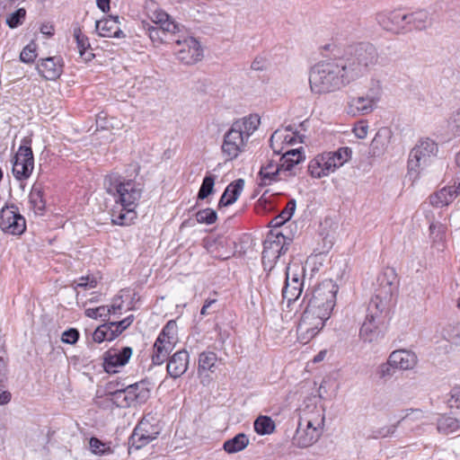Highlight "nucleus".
Here are the masks:
<instances>
[{
  "instance_id": "9d476101",
  "label": "nucleus",
  "mask_w": 460,
  "mask_h": 460,
  "mask_svg": "<svg viewBox=\"0 0 460 460\" xmlns=\"http://www.w3.org/2000/svg\"><path fill=\"white\" fill-rule=\"evenodd\" d=\"M30 138H23L22 144L14 156L13 173L17 180L29 178L33 171L34 158Z\"/></svg>"
},
{
  "instance_id": "774afa93",
  "label": "nucleus",
  "mask_w": 460,
  "mask_h": 460,
  "mask_svg": "<svg viewBox=\"0 0 460 460\" xmlns=\"http://www.w3.org/2000/svg\"><path fill=\"white\" fill-rule=\"evenodd\" d=\"M79 55L80 58L85 62L91 61L94 58V54L92 52L90 49L82 51L81 53H79Z\"/></svg>"
},
{
  "instance_id": "f3484780",
  "label": "nucleus",
  "mask_w": 460,
  "mask_h": 460,
  "mask_svg": "<svg viewBox=\"0 0 460 460\" xmlns=\"http://www.w3.org/2000/svg\"><path fill=\"white\" fill-rule=\"evenodd\" d=\"M281 157H279L278 163L279 167L283 172L287 181L288 178L296 174L295 169L300 164L305 156L303 148H295L283 151Z\"/></svg>"
},
{
  "instance_id": "cd10ccee",
  "label": "nucleus",
  "mask_w": 460,
  "mask_h": 460,
  "mask_svg": "<svg viewBox=\"0 0 460 460\" xmlns=\"http://www.w3.org/2000/svg\"><path fill=\"white\" fill-rule=\"evenodd\" d=\"M408 14V25L410 31H424L431 28L436 22V15L425 10L416 11Z\"/></svg>"
},
{
  "instance_id": "8fccbe9b",
  "label": "nucleus",
  "mask_w": 460,
  "mask_h": 460,
  "mask_svg": "<svg viewBox=\"0 0 460 460\" xmlns=\"http://www.w3.org/2000/svg\"><path fill=\"white\" fill-rule=\"evenodd\" d=\"M385 149V142L383 139L381 133L377 132L370 145L371 153L373 155L378 156L384 152Z\"/></svg>"
},
{
  "instance_id": "09e8293b",
  "label": "nucleus",
  "mask_w": 460,
  "mask_h": 460,
  "mask_svg": "<svg viewBox=\"0 0 460 460\" xmlns=\"http://www.w3.org/2000/svg\"><path fill=\"white\" fill-rule=\"evenodd\" d=\"M73 36L76 41L78 53H81L82 51L90 49L89 40L85 35L83 34L79 27L74 28Z\"/></svg>"
},
{
  "instance_id": "680f3d73",
  "label": "nucleus",
  "mask_w": 460,
  "mask_h": 460,
  "mask_svg": "<svg viewBox=\"0 0 460 460\" xmlns=\"http://www.w3.org/2000/svg\"><path fill=\"white\" fill-rule=\"evenodd\" d=\"M393 368L394 367L392 365H390L388 358L386 363L379 366L377 369V375L379 376L380 378L390 377L394 375Z\"/></svg>"
},
{
  "instance_id": "72a5a7b5",
  "label": "nucleus",
  "mask_w": 460,
  "mask_h": 460,
  "mask_svg": "<svg viewBox=\"0 0 460 460\" xmlns=\"http://www.w3.org/2000/svg\"><path fill=\"white\" fill-rule=\"evenodd\" d=\"M457 197V190L455 186L444 187L430 196L431 205L441 208L449 205Z\"/></svg>"
},
{
  "instance_id": "e2e57ef3",
  "label": "nucleus",
  "mask_w": 460,
  "mask_h": 460,
  "mask_svg": "<svg viewBox=\"0 0 460 460\" xmlns=\"http://www.w3.org/2000/svg\"><path fill=\"white\" fill-rule=\"evenodd\" d=\"M448 122L450 125L456 128L460 134V107L453 111L449 117Z\"/></svg>"
},
{
  "instance_id": "6e6552de",
  "label": "nucleus",
  "mask_w": 460,
  "mask_h": 460,
  "mask_svg": "<svg viewBox=\"0 0 460 460\" xmlns=\"http://www.w3.org/2000/svg\"><path fill=\"white\" fill-rule=\"evenodd\" d=\"M176 58L184 65H194L203 58V49L199 41L191 36L178 38L174 40Z\"/></svg>"
},
{
  "instance_id": "4468645a",
  "label": "nucleus",
  "mask_w": 460,
  "mask_h": 460,
  "mask_svg": "<svg viewBox=\"0 0 460 460\" xmlns=\"http://www.w3.org/2000/svg\"><path fill=\"white\" fill-rule=\"evenodd\" d=\"M132 323V315L121 321L107 322L97 327L93 334L95 342L101 343L104 341H113Z\"/></svg>"
},
{
  "instance_id": "c9c22d12",
  "label": "nucleus",
  "mask_w": 460,
  "mask_h": 460,
  "mask_svg": "<svg viewBox=\"0 0 460 460\" xmlns=\"http://www.w3.org/2000/svg\"><path fill=\"white\" fill-rule=\"evenodd\" d=\"M43 196V187L41 183L35 182L29 195L31 208L35 214L41 215L45 210L46 201Z\"/></svg>"
},
{
  "instance_id": "39448f33",
  "label": "nucleus",
  "mask_w": 460,
  "mask_h": 460,
  "mask_svg": "<svg viewBox=\"0 0 460 460\" xmlns=\"http://www.w3.org/2000/svg\"><path fill=\"white\" fill-rule=\"evenodd\" d=\"M437 152L438 146L433 140L429 138L420 139L409 155V175L413 180L418 179L420 172L429 164L431 158L436 155Z\"/></svg>"
},
{
  "instance_id": "ddd939ff",
  "label": "nucleus",
  "mask_w": 460,
  "mask_h": 460,
  "mask_svg": "<svg viewBox=\"0 0 460 460\" xmlns=\"http://www.w3.org/2000/svg\"><path fill=\"white\" fill-rule=\"evenodd\" d=\"M376 20L387 31L396 34L410 31L408 14L400 11L379 13L376 14Z\"/></svg>"
},
{
  "instance_id": "dca6fc26",
  "label": "nucleus",
  "mask_w": 460,
  "mask_h": 460,
  "mask_svg": "<svg viewBox=\"0 0 460 460\" xmlns=\"http://www.w3.org/2000/svg\"><path fill=\"white\" fill-rule=\"evenodd\" d=\"M385 321H376L372 314H367L359 329V339L365 343L377 342L384 337Z\"/></svg>"
},
{
  "instance_id": "f03ea898",
  "label": "nucleus",
  "mask_w": 460,
  "mask_h": 460,
  "mask_svg": "<svg viewBox=\"0 0 460 460\" xmlns=\"http://www.w3.org/2000/svg\"><path fill=\"white\" fill-rule=\"evenodd\" d=\"M109 193L116 197V203L120 209L114 208L111 217L112 223L119 226L130 225L136 218V202L141 198V189L137 187L133 181L111 182L107 187Z\"/></svg>"
},
{
  "instance_id": "7ed1b4c3",
  "label": "nucleus",
  "mask_w": 460,
  "mask_h": 460,
  "mask_svg": "<svg viewBox=\"0 0 460 460\" xmlns=\"http://www.w3.org/2000/svg\"><path fill=\"white\" fill-rule=\"evenodd\" d=\"M146 15L155 23V26L147 29L149 38L155 45L168 42L172 35L181 31L180 24L172 21L154 1H146Z\"/></svg>"
},
{
  "instance_id": "37998d69",
  "label": "nucleus",
  "mask_w": 460,
  "mask_h": 460,
  "mask_svg": "<svg viewBox=\"0 0 460 460\" xmlns=\"http://www.w3.org/2000/svg\"><path fill=\"white\" fill-rule=\"evenodd\" d=\"M176 334H177V324L174 321H169L166 325L163 328L161 333L159 334L157 340H161L163 341H172V344L176 343Z\"/></svg>"
},
{
  "instance_id": "7c9ffc66",
  "label": "nucleus",
  "mask_w": 460,
  "mask_h": 460,
  "mask_svg": "<svg viewBox=\"0 0 460 460\" xmlns=\"http://www.w3.org/2000/svg\"><path fill=\"white\" fill-rule=\"evenodd\" d=\"M143 419H141L131 436L128 438V456L132 460H141V450L144 447V429L142 428Z\"/></svg>"
},
{
  "instance_id": "20e7f679",
  "label": "nucleus",
  "mask_w": 460,
  "mask_h": 460,
  "mask_svg": "<svg viewBox=\"0 0 460 460\" xmlns=\"http://www.w3.org/2000/svg\"><path fill=\"white\" fill-rule=\"evenodd\" d=\"M350 153L348 147H342L336 152L318 155L309 162L308 172L316 179L328 176L349 160Z\"/></svg>"
},
{
  "instance_id": "6e6d98bb",
  "label": "nucleus",
  "mask_w": 460,
  "mask_h": 460,
  "mask_svg": "<svg viewBox=\"0 0 460 460\" xmlns=\"http://www.w3.org/2000/svg\"><path fill=\"white\" fill-rule=\"evenodd\" d=\"M79 339V332L75 329L71 328L69 330L65 331L62 333L61 341L64 343L67 344H75Z\"/></svg>"
},
{
  "instance_id": "473e14b6",
  "label": "nucleus",
  "mask_w": 460,
  "mask_h": 460,
  "mask_svg": "<svg viewBox=\"0 0 460 460\" xmlns=\"http://www.w3.org/2000/svg\"><path fill=\"white\" fill-rule=\"evenodd\" d=\"M243 187L244 180L243 179L235 180L227 185L219 199L218 208H221L222 207H227L234 204L241 195Z\"/></svg>"
},
{
  "instance_id": "bb28decb",
  "label": "nucleus",
  "mask_w": 460,
  "mask_h": 460,
  "mask_svg": "<svg viewBox=\"0 0 460 460\" xmlns=\"http://www.w3.org/2000/svg\"><path fill=\"white\" fill-rule=\"evenodd\" d=\"M297 137H298L288 128L277 129L270 137V147L274 154L280 155L285 149L284 145H294L296 143Z\"/></svg>"
},
{
  "instance_id": "0e129e2a",
  "label": "nucleus",
  "mask_w": 460,
  "mask_h": 460,
  "mask_svg": "<svg viewBox=\"0 0 460 460\" xmlns=\"http://www.w3.org/2000/svg\"><path fill=\"white\" fill-rule=\"evenodd\" d=\"M152 427H153L152 435H146V438H145L146 444H147L150 441H152L153 439H155L156 438V436L161 431V427H160L159 423H156V424L153 425Z\"/></svg>"
},
{
  "instance_id": "c03bdc74",
  "label": "nucleus",
  "mask_w": 460,
  "mask_h": 460,
  "mask_svg": "<svg viewBox=\"0 0 460 460\" xmlns=\"http://www.w3.org/2000/svg\"><path fill=\"white\" fill-rule=\"evenodd\" d=\"M90 451L98 456L109 455L112 453L111 447L100 440L99 438L93 437L89 440Z\"/></svg>"
},
{
  "instance_id": "423d86ee",
  "label": "nucleus",
  "mask_w": 460,
  "mask_h": 460,
  "mask_svg": "<svg viewBox=\"0 0 460 460\" xmlns=\"http://www.w3.org/2000/svg\"><path fill=\"white\" fill-rule=\"evenodd\" d=\"M338 291L339 286L332 279H325L314 289L307 305L319 310L323 316L331 317Z\"/></svg>"
},
{
  "instance_id": "f257e3e1",
  "label": "nucleus",
  "mask_w": 460,
  "mask_h": 460,
  "mask_svg": "<svg viewBox=\"0 0 460 460\" xmlns=\"http://www.w3.org/2000/svg\"><path fill=\"white\" fill-rule=\"evenodd\" d=\"M333 58L315 64L309 72V84L314 94L337 92L365 76L385 59L370 43H359L342 49L336 43L323 47Z\"/></svg>"
},
{
  "instance_id": "1a4fd4ad",
  "label": "nucleus",
  "mask_w": 460,
  "mask_h": 460,
  "mask_svg": "<svg viewBox=\"0 0 460 460\" xmlns=\"http://www.w3.org/2000/svg\"><path fill=\"white\" fill-rule=\"evenodd\" d=\"M304 268L297 262L288 264L286 269L285 287L282 289L283 299L288 305L295 302L302 293Z\"/></svg>"
},
{
  "instance_id": "338daca9",
  "label": "nucleus",
  "mask_w": 460,
  "mask_h": 460,
  "mask_svg": "<svg viewBox=\"0 0 460 460\" xmlns=\"http://www.w3.org/2000/svg\"><path fill=\"white\" fill-rule=\"evenodd\" d=\"M40 32L49 38L54 34V28L50 24H42L40 27Z\"/></svg>"
},
{
  "instance_id": "412c9836",
  "label": "nucleus",
  "mask_w": 460,
  "mask_h": 460,
  "mask_svg": "<svg viewBox=\"0 0 460 460\" xmlns=\"http://www.w3.org/2000/svg\"><path fill=\"white\" fill-rule=\"evenodd\" d=\"M376 106L373 104L364 94L350 95L348 97L345 111L348 115L356 117L367 115L376 110Z\"/></svg>"
},
{
  "instance_id": "bf43d9fd",
  "label": "nucleus",
  "mask_w": 460,
  "mask_h": 460,
  "mask_svg": "<svg viewBox=\"0 0 460 460\" xmlns=\"http://www.w3.org/2000/svg\"><path fill=\"white\" fill-rule=\"evenodd\" d=\"M424 418V412L419 409L407 410L406 414L403 416L402 420L414 421L420 420Z\"/></svg>"
},
{
  "instance_id": "e433bc0d",
  "label": "nucleus",
  "mask_w": 460,
  "mask_h": 460,
  "mask_svg": "<svg viewBox=\"0 0 460 460\" xmlns=\"http://www.w3.org/2000/svg\"><path fill=\"white\" fill-rule=\"evenodd\" d=\"M261 123V119L257 114H251L242 119L236 120L233 123L238 130H240L245 137L249 139L250 136L258 128Z\"/></svg>"
},
{
  "instance_id": "2f4dec72",
  "label": "nucleus",
  "mask_w": 460,
  "mask_h": 460,
  "mask_svg": "<svg viewBox=\"0 0 460 460\" xmlns=\"http://www.w3.org/2000/svg\"><path fill=\"white\" fill-rule=\"evenodd\" d=\"M320 438L321 435H319L317 431H314V429H307L297 425L296 433L292 438V444L298 448H307L315 444Z\"/></svg>"
},
{
  "instance_id": "2eb2a0df",
  "label": "nucleus",
  "mask_w": 460,
  "mask_h": 460,
  "mask_svg": "<svg viewBox=\"0 0 460 460\" xmlns=\"http://www.w3.org/2000/svg\"><path fill=\"white\" fill-rule=\"evenodd\" d=\"M245 135L232 125L231 128L226 133L222 145V152L228 160L236 158L243 151L247 142Z\"/></svg>"
},
{
  "instance_id": "4d7b16f0",
  "label": "nucleus",
  "mask_w": 460,
  "mask_h": 460,
  "mask_svg": "<svg viewBox=\"0 0 460 460\" xmlns=\"http://www.w3.org/2000/svg\"><path fill=\"white\" fill-rule=\"evenodd\" d=\"M296 200L295 199H290L288 202L286 208L279 214L280 217L282 219H284V221H286V222L288 221L292 217V216H293V214H294V212L296 210Z\"/></svg>"
},
{
  "instance_id": "aec40b11",
  "label": "nucleus",
  "mask_w": 460,
  "mask_h": 460,
  "mask_svg": "<svg viewBox=\"0 0 460 460\" xmlns=\"http://www.w3.org/2000/svg\"><path fill=\"white\" fill-rule=\"evenodd\" d=\"M377 286L375 290L379 296L392 298L398 288L395 270L391 268L384 270L377 277Z\"/></svg>"
},
{
  "instance_id": "4c0bfd02",
  "label": "nucleus",
  "mask_w": 460,
  "mask_h": 460,
  "mask_svg": "<svg viewBox=\"0 0 460 460\" xmlns=\"http://www.w3.org/2000/svg\"><path fill=\"white\" fill-rule=\"evenodd\" d=\"M248 445V437L244 433H239L233 438L225 441L223 448L228 454H234L243 450Z\"/></svg>"
},
{
  "instance_id": "a211bd4d",
  "label": "nucleus",
  "mask_w": 460,
  "mask_h": 460,
  "mask_svg": "<svg viewBox=\"0 0 460 460\" xmlns=\"http://www.w3.org/2000/svg\"><path fill=\"white\" fill-rule=\"evenodd\" d=\"M234 242L228 237L219 236L206 241L205 248L213 257L227 260L234 254Z\"/></svg>"
},
{
  "instance_id": "5701e85b",
  "label": "nucleus",
  "mask_w": 460,
  "mask_h": 460,
  "mask_svg": "<svg viewBox=\"0 0 460 460\" xmlns=\"http://www.w3.org/2000/svg\"><path fill=\"white\" fill-rule=\"evenodd\" d=\"M284 235L277 233L270 234L263 243L262 261H275L279 259L284 250Z\"/></svg>"
},
{
  "instance_id": "9b49d317",
  "label": "nucleus",
  "mask_w": 460,
  "mask_h": 460,
  "mask_svg": "<svg viewBox=\"0 0 460 460\" xmlns=\"http://www.w3.org/2000/svg\"><path fill=\"white\" fill-rule=\"evenodd\" d=\"M0 228L4 233L13 235H20L26 230L25 218L15 206H6L1 209Z\"/></svg>"
},
{
  "instance_id": "ea45409f",
  "label": "nucleus",
  "mask_w": 460,
  "mask_h": 460,
  "mask_svg": "<svg viewBox=\"0 0 460 460\" xmlns=\"http://www.w3.org/2000/svg\"><path fill=\"white\" fill-rule=\"evenodd\" d=\"M460 429V421L451 416H441L438 420V430L443 434H449Z\"/></svg>"
},
{
  "instance_id": "69168bd1",
  "label": "nucleus",
  "mask_w": 460,
  "mask_h": 460,
  "mask_svg": "<svg viewBox=\"0 0 460 460\" xmlns=\"http://www.w3.org/2000/svg\"><path fill=\"white\" fill-rule=\"evenodd\" d=\"M0 392V405H5L11 401L12 394L9 391L3 389Z\"/></svg>"
},
{
  "instance_id": "603ef678",
  "label": "nucleus",
  "mask_w": 460,
  "mask_h": 460,
  "mask_svg": "<svg viewBox=\"0 0 460 460\" xmlns=\"http://www.w3.org/2000/svg\"><path fill=\"white\" fill-rule=\"evenodd\" d=\"M141 383L142 381L140 382V384ZM138 385L139 383L129 385L124 390H122V392L125 394V400L128 401V404H130L138 398Z\"/></svg>"
},
{
  "instance_id": "79ce46f5",
  "label": "nucleus",
  "mask_w": 460,
  "mask_h": 460,
  "mask_svg": "<svg viewBox=\"0 0 460 460\" xmlns=\"http://www.w3.org/2000/svg\"><path fill=\"white\" fill-rule=\"evenodd\" d=\"M383 94L382 84L379 80L372 79L369 83V86L364 94L373 104L377 107V103L380 102Z\"/></svg>"
},
{
  "instance_id": "c756f323",
  "label": "nucleus",
  "mask_w": 460,
  "mask_h": 460,
  "mask_svg": "<svg viewBox=\"0 0 460 460\" xmlns=\"http://www.w3.org/2000/svg\"><path fill=\"white\" fill-rule=\"evenodd\" d=\"M391 300L392 298H385V296H379V294L375 292L374 296L369 302L367 314H372L374 319L376 318L377 322L385 321L390 307Z\"/></svg>"
},
{
  "instance_id": "393cba45",
  "label": "nucleus",
  "mask_w": 460,
  "mask_h": 460,
  "mask_svg": "<svg viewBox=\"0 0 460 460\" xmlns=\"http://www.w3.org/2000/svg\"><path fill=\"white\" fill-rule=\"evenodd\" d=\"M190 356L187 350L181 349L175 352L167 363V372L172 378L181 376L188 369Z\"/></svg>"
},
{
  "instance_id": "49530a36",
  "label": "nucleus",
  "mask_w": 460,
  "mask_h": 460,
  "mask_svg": "<svg viewBox=\"0 0 460 460\" xmlns=\"http://www.w3.org/2000/svg\"><path fill=\"white\" fill-rule=\"evenodd\" d=\"M217 212L212 208H205L196 214V219L200 224L212 225L217 221Z\"/></svg>"
},
{
  "instance_id": "4be33fe9",
  "label": "nucleus",
  "mask_w": 460,
  "mask_h": 460,
  "mask_svg": "<svg viewBox=\"0 0 460 460\" xmlns=\"http://www.w3.org/2000/svg\"><path fill=\"white\" fill-rule=\"evenodd\" d=\"M132 355V349L125 347L122 350L111 349L104 354V369L107 373H116L117 367H122L127 364Z\"/></svg>"
},
{
  "instance_id": "b1692460",
  "label": "nucleus",
  "mask_w": 460,
  "mask_h": 460,
  "mask_svg": "<svg viewBox=\"0 0 460 460\" xmlns=\"http://www.w3.org/2000/svg\"><path fill=\"white\" fill-rule=\"evenodd\" d=\"M389 363L395 369L411 370L418 363L416 354L408 349H396L389 355Z\"/></svg>"
},
{
  "instance_id": "0eeeda50",
  "label": "nucleus",
  "mask_w": 460,
  "mask_h": 460,
  "mask_svg": "<svg viewBox=\"0 0 460 460\" xmlns=\"http://www.w3.org/2000/svg\"><path fill=\"white\" fill-rule=\"evenodd\" d=\"M330 317H325L319 310H314L306 306L297 325V338L301 343L306 344L314 338L323 328L325 322Z\"/></svg>"
},
{
  "instance_id": "f8f14e48",
  "label": "nucleus",
  "mask_w": 460,
  "mask_h": 460,
  "mask_svg": "<svg viewBox=\"0 0 460 460\" xmlns=\"http://www.w3.org/2000/svg\"><path fill=\"white\" fill-rule=\"evenodd\" d=\"M324 410L322 406L315 403H306L305 407L300 409L298 426L305 429H314L322 436L324 429Z\"/></svg>"
},
{
  "instance_id": "864d4df0",
  "label": "nucleus",
  "mask_w": 460,
  "mask_h": 460,
  "mask_svg": "<svg viewBox=\"0 0 460 460\" xmlns=\"http://www.w3.org/2000/svg\"><path fill=\"white\" fill-rule=\"evenodd\" d=\"M447 335L452 343L460 345V323L449 326L447 330Z\"/></svg>"
},
{
  "instance_id": "6ab92c4d",
  "label": "nucleus",
  "mask_w": 460,
  "mask_h": 460,
  "mask_svg": "<svg viewBox=\"0 0 460 460\" xmlns=\"http://www.w3.org/2000/svg\"><path fill=\"white\" fill-rule=\"evenodd\" d=\"M280 181L287 179L276 161L269 160L261 165L257 178L259 187H267Z\"/></svg>"
},
{
  "instance_id": "5fc2aeb1",
  "label": "nucleus",
  "mask_w": 460,
  "mask_h": 460,
  "mask_svg": "<svg viewBox=\"0 0 460 460\" xmlns=\"http://www.w3.org/2000/svg\"><path fill=\"white\" fill-rule=\"evenodd\" d=\"M36 57L35 48L31 45H27L20 54V59L23 63H31L34 61Z\"/></svg>"
},
{
  "instance_id": "052dcab7",
  "label": "nucleus",
  "mask_w": 460,
  "mask_h": 460,
  "mask_svg": "<svg viewBox=\"0 0 460 460\" xmlns=\"http://www.w3.org/2000/svg\"><path fill=\"white\" fill-rule=\"evenodd\" d=\"M448 404L450 408H460V386L451 390Z\"/></svg>"
},
{
  "instance_id": "c85d7f7f",
  "label": "nucleus",
  "mask_w": 460,
  "mask_h": 460,
  "mask_svg": "<svg viewBox=\"0 0 460 460\" xmlns=\"http://www.w3.org/2000/svg\"><path fill=\"white\" fill-rule=\"evenodd\" d=\"M39 73L47 80H54L62 74L60 58L57 57L41 59L37 64Z\"/></svg>"
},
{
  "instance_id": "a878e982",
  "label": "nucleus",
  "mask_w": 460,
  "mask_h": 460,
  "mask_svg": "<svg viewBox=\"0 0 460 460\" xmlns=\"http://www.w3.org/2000/svg\"><path fill=\"white\" fill-rule=\"evenodd\" d=\"M95 29L101 37L123 38L124 32L119 28V16H109L95 23Z\"/></svg>"
},
{
  "instance_id": "a19ab883",
  "label": "nucleus",
  "mask_w": 460,
  "mask_h": 460,
  "mask_svg": "<svg viewBox=\"0 0 460 460\" xmlns=\"http://www.w3.org/2000/svg\"><path fill=\"white\" fill-rule=\"evenodd\" d=\"M254 430L260 435H269L275 430V422L270 417L259 416L253 423Z\"/></svg>"
},
{
  "instance_id": "3c124183",
  "label": "nucleus",
  "mask_w": 460,
  "mask_h": 460,
  "mask_svg": "<svg viewBox=\"0 0 460 460\" xmlns=\"http://www.w3.org/2000/svg\"><path fill=\"white\" fill-rule=\"evenodd\" d=\"M111 309L109 306H99L96 308H88L85 311L86 316L93 319L106 317L111 314Z\"/></svg>"
},
{
  "instance_id": "de8ad7c7",
  "label": "nucleus",
  "mask_w": 460,
  "mask_h": 460,
  "mask_svg": "<svg viewBox=\"0 0 460 460\" xmlns=\"http://www.w3.org/2000/svg\"><path fill=\"white\" fill-rule=\"evenodd\" d=\"M25 16V9L19 8L6 18V23L12 29L16 28L23 22Z\"/></svg>"
},
{
  "instance_id": "58836bf2",
  "label": "nucleus",
  "mask_w": 460,
  "mask_h": 460,
  "mask_svg": "<svg viewBox=\"0 0 460 460\" xmlns=\"http://www.w3.org/2000/svg\"><path fill=\"white\" fill-rule=\"evenodd\" d=\"M217 361V356L212 351L201 352L199 356L198 373L200 376L204 371L214 372V367Z\"/></svg>"
},
{
  "instance_id": "a18cd8bd",
  "label": "nucleus",
  "mask_w": 460,
  "mask_h": 460,
  "mask_svg": "<svg viewBox=\"0 0 460 460\" xmlns=\"http://www.w3.org/2000/svg\"><path fill=\"white\" fill-rule=\"evenodd\" d=\"M216 176L215 175H207L202 181L201 186L198 192L199 199H205L214 191Z\"/></svg>"
},
{
  "instance_id": "13d9d810",
  "label": "nucleus",
  "mask_w": 460,
  "mask_h": 460,
  "mask_svg": "<svg viewBox=\"0 0 460 460\" xmlns=\"http://www.w3.org/2000/svg\"><path fill=\"white\" fill-rule=\"evenodd\" d=\"M353 132L358 138L364 139L367 136L368 125L366 121L358 122L353 128Z\"/></svg>"
},
{
  "instance_id": "f704fd0d",
  "label": "nucleus",
  "mask_w": 460,
  "mask_h": 460,
  "mask_svg": "<svg viewBox=\"0 0 460 460\" xmlns=\"http://www.w3.org/2000/svg\"><path fill=\"white\" fill-rule=\"evenodd\" d=\"M174 346L175 345L172 344V341H163L156 339L151 357L153 365H162L166 359H168V356L173 349Z\"/></svg>"
}]
</instances>
